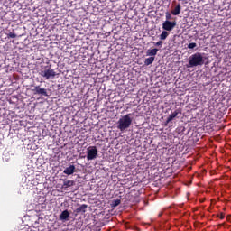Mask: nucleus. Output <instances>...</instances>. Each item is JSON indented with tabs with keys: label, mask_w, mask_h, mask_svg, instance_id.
Wrapping results in <instances>:
<instances>
[{
	"label": "nucleus",
	"mask_w": 231,
	"mask_h": 231,
	"mask_svg": "<svg viewBox=\"0 0 231 231\" xmlns=\"http://www.w3.org/2000/svg\"><path fill=\"white\" fill-rule=\"evenodd\" d=\"M203 56L201 55V53L196 52L189 57V65H187V68H195L199 66H203Z\"/></svg>",
	"instance_id": "obj_1"
},
{
	"label": "nucleus",
	"mask_w": 231,
	"mask_h": 231,
	"mask_svg": "<svg viewBox=\"0 0 231 231\" xmlns=\"http://www.w3.org/2000/svg\"><path fill=\"white\" fill-rule=\"evenodd\" d=\"M132 116V114H126L118 120V129H120V131H125L131 126L133 122V119L131 118Z\"/></svg>",
	"instance_id": "obj_2"
},
{
	"label": "nucleus",
	"mask_w": 231,
	"mask_h": 231,
	"mask_svg": "<svg viewBox=\"0 0 231 231\" xmlns=\"http://www.w3.org/2000/svg\"><path fill=\"white\" fill-rule=\"evenodd\" d=\"M40 76L45 79V80H48L50 79H54L55 76H57V73L52 69L49 68L48 69L40 72Z\"/></svg>",
	"instance_id": "obj_3"
},
{
	"label": "nucleus",
	"mask_w": 231,
	"mask_h": 231,
	"mask_svg": "<svg viewBox=\"0 0 231 231\" xmlns=\"http://www.w3.org/2000/svg\"><path fill=\"white\" fill-rule=\"evenodd\" d=\"M173 28H176V21L166 20L162 23V30H164V32H171Z\"/></svg>",
	"instance_id": "obj_4"
},
{
	"label": "nucleus",
	"mask_w": 231,
	"mask_h": 231,
	"mask_svg": "<svg viewBox=\"0 0 231 231\" xmlns=\"http://www.w3.org/2000/svg\"><path fill=\"white\" fill-rule=\"evenodd\" d=\"M97 157V149L96 146L92 147V149H89L88 152H87V160L88 161H92Z\"/></svg>",
	"instance_id": "obj_5"
},
{
	"label": "nucleus",
	"mask_w": 231,
	"mask_h": 231,
	"mask_svg": "<svg viewBox=\"0 0 231 231\" xmlns=\"http://www.w3.org/2000/svg\"><path fill=\"white\" fill-rule=\"evenodd\" d=\"M32 92L34 93V95H42L43 97H48V92L46 91V89L40 88V86L34 87V88L32 89Z\"/></svg>",
	"instance_id": "obj_6"
},
{
	"label": "nucleus",
	"mask_w": 231,
	"mask_h": 231,
	"mask_svg": "<svg viewBox=\"0 0 231 231\" xmlns=\"http://www.w3.org/2000/svg\"><path fill=\"white\" fill-rule=\"evenodd\" d=\"M180 14H181V5H177L175 7H173V9H171V15L178 16Z\"/></svg>",
	"instance_id": "obj_7"
},
{
	"label": "nucleus",
	"mask_w": 231,
	"mask_h": 231,
	"mask_svg": "<svg viewBox=\"0 0 231 231\" xmlns=\"http://www.w3.org/2000/svg\"><path fill=\"white\" fill-rule=\"evenodd\" d=\"M178 115H180V112L178 110H175V112H172L171 115L168 116V118H166L165 125H168L171 120L178 117Z\"/></svg>",
	"instance_id": "obj_8"
},
{
	"label": "nucleus",
	"mask_w": 231,
	"mask_h": 231,
	"mask_svg": "<svg viewBox=\"0 0 231 231\" xmlns=\"http://www.w3.org/2000/svg\"><path fill=\"white\" fill-rule=\"evenodd\" d=\"M69 217V212L67 209L62 211V213L59 215V220L60 221H66L68 220Z\"/></svg>",
	"instance_id": "obj_9"
},
{
	"label": "nucleus",
	"mask_w": 231,
	"mask_h": 231,
	"mask_svg": "<svg viewBox=\"0 0 231 231\" xmlns=\"http://www.w3.org/2000/svg\"><path fill=\"white\" fill-rule=\"evenodd\" d=\"M75 172V166L74 165H69V167L64 169V171H62V173L69 176L72 175Z\"/></svg>",
	"instance_id": "obj_10"
},
{
	"label": "nucleus",
	"mask_w": 231,
	"mask_h": 231,
	"mask_svg": "<svg viewBox=\"0 0 231 231\" xmlns=\"http://www.w3.org/2000/svg\"><path fill=\"white\" fill-rule=\"evenodd\" d=\"M88 206H87L86 204L81 205L79 208H78L77 209H75V213L78 214H85L87 212V208Z\"/></svg>",
	"instance_id": "obj_11"
},
{
	"label": "nucleus",
	"mask_w": 231,
	"mask_h": 231,
	"mask_svg": "<svg viewBox=\"0 0 231 231\" xmlns=\"http://www.w3.org/2000/svg\"><path fill=\"white\" fill-rule=\"evenodd\" d=\"M158 51H159V49H148V51H146V56L155 57Z\"/></svg>",
	"instance_id": "obj_12"
},
{
	"label": "nucleus",
	"mask_w": 231,
	"mask_h": 231,
	"mask_svg": "<svg viewBox=\"0 0 231 231\" xmlns=\"http://www.w3.org/2000/svg\"><path fill=\"white\" fill-rule=\"evenodd\" d=\"M74 181L73 180H64L62 184V189H68L69 187H73Z\"/></svg>",
	"instance_id": "obj_13"
},
{
	"label": "nucleus",
	"mask_w": 231,
	"mask_h": 231,
	"mask_svg": "<svg viewBox=\"0 0 231 231\" xmlns=\"http://www.w3.org/2000/svg\"><path fill=\"white\" fill-rule=\"evenodd\" d=\"M168 35H170L168 31H162V32H161V34L159 35V39L161 41H164V40H166V38H168Z\"/></svg>",
	"instance_id": "obj_14"
},
{
	"label": "nucleus",
	"mask_w": 231,
	"mask_h": 231,
	"mask_svg": "<svg viewBox=\"0 0 231 231\" xmlns=\"http://www.w3.org/2000/svg\"><path fill=\"white\" fill-rule=\"evenodd\" d=\"M154 60H155L154 57L147 58L146 60H144V65L150 66L152 65V63H153Z\"/></svg>",
	"instance_id": "obj_15"
},
{
	"label": "nucleus",
	"mask_w": 231,
	"mask_h": 231,
	"mask_svg": "<svg viewBox=\"0 0 231 231\" xmlns=\"http://www.w3.org/2000/svg\"><path fill=\"white\" fill-rule=\"evenodd\" d=\"M121 200L120 199H115L113 200L112 204H110V206H112L113 208H116L120 205Z\"/></svg>",
	"instance_id": "obj_16"
},
{
	"label": "nucleus",
	"mask_w": 231,
	"mask_h": 231,
	"mask_svg": "<svg viewBox=\"0 0 231 231\" xmlns=\"http://www.w3.org/2000/svg\"><path fill=\"white\" fill-rule=\"evenodd\" d=\"M197 47V44L192 42V43H189V45H187L188 49L193 50L194 48Z\"/></svg>",
	"instance_id": "obj_17"
},
{
	"label": "nucleus",
	"mask_w": 231,
	"mask_h": 231,
	"mask_svg": "<svg viewBox=\"0 0 231 231\" xmlns=\"http://www.w3.org/2000/svg\"><path fill=\"white\" fill-rule=\"evenodd\" d=\"M8 38H10V39H14V38H16V33L8 32Z\"/></svg>",
	"instance_id": "obj_18"
},
{
	"label": "nucleus",
	"mask_w": 231,
	"mask_h": 231,
	"mask_svg": "<svg viewBox=\"0 0 231 231\" xmlns=\"http://www.w3.org/2000/svg\"><path fill=\"white\" fill-rule=\"evenodd\" d=\"M165 17H166V21H170V20H171V14H170V13H169V12H166V15H165Z\"/></svg>",
	"instance_id": "obj_19"
},
{
	"label": "nucleus",
	"mask_w": 231,
	"mask_h": 231,
	"mask_svg": "<svg viewBox=\"0 0 231 231\" xmlns=\"http://www.w3.org/2000/svg\"><path fill=\"white\" fill-rule=\"evenodd\" d=\"M162 45V42L159 41L157 43H155V46L159 47Z\"/></svg>",
	"instance_id": "obj_20"
},
{
	"label": "nucleus",
	"mask_w": 231,
	"mask_h": 231,
	"mask_svg": "<svg viewBox=\"0 0 231 231\" xmlns=\"http://www.w3.org/2000/svg\"><path fill=\"white\" fill-rule=\"evenodd\" d=\"M218 217H219L220 219H224V217H225L224 213H220V215H218Z\"/></svg>",
	"instance_id": "obj_21"
},
{
	"label": "nucleus",
	"mask_w": 231,
	"mask_h": 231,
	"mask_svg": "<svg viewBox=\"0 0 231 231\" xmlns=\"http://www.w3.org/2000/svg\"><path fill=\"white\" fill-rule=\"evenodd\" d=\"M0 20H3V22H5V23H8V20H6V19L5 18V16H1Z\"/></svg>",
	"instance_id": "obj_22"
}]
</instances>
